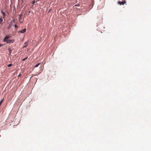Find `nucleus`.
<instances>
[{
	"mask_svg": "<svg viewBox=\"0 0 151 151\" xmlns=\"http://www.w3.org/2000/svg\"><path fill=\"white\" fill-rule=\"evenodd\" d=\"M126 3V2L125 1H119L118 2V4L120 5H124L125 3Z\"/></svg>",
	"mask_w": 151,
	"mask_h": 151,
	"instance_id": "obj_1",
	"label": "nucleus"
},
{
	"mask_svg": "<svg viewBox=\"0 0 151 151\" xmlns=\"http://www.w3.org/2000/svg\"><path fill=\"white\" fill-rule=\"evenodd\" d=\"M14 22V20H12V21H11V24H9V25L8 26V27H7V29H10L11 27V26H12V22Z\"/></svg>",
	"mask_w": 151,
	"mask_h": 151,
	"instance_id": "obj_2",
	"label": "nucleus"
},
{
	"mask_svg": "<svg viewBox=\"0 0 151 151\" xmlns=\"http://www.w3.org/2000/svg\"><path fill=\"white\" fill-rule=\"evenodd\" d=\"M9 36L7 35L6 36L4 39V41L6 42L7 40H6L8 39L9 38Z\"/></svg>",
	"mask_w": 151,
	"mask_h": 151,
	"instance_id": "obj_3",
	"label": "nucleus"
},
{
	"mask_svg": "<svg viewBox=\"0 0 151 151\" xmlns=\"http://www.w3.org/2000/svg\"><path fill=\"white\" fill-rule=\"evenodd\" d=\"M26 31V29L24 28L21 31H19V32H21V33H23L25 32Z\"/></svg>",
	"mask_w": 151,
	"mask_h": 151,
	"instance_id": "obj_4",
	"label": "nucleus"
},
{
	"mask_svg": "<svg viewBox=\"0 0 151 151\" xmlns=\"http://www.w3.org/2000/svg\"><path fill=\"white\" fill-rule=\"evenodd\" d=\"M28 45V42H25L23 46V47H26Z\"/></svg>",
	"mask_w": 151,
	"mask_h": 151,
	"instance_id": "obj_5",
	"label": "nucleus"
},
{
	"mask_svg": "<svg viewBox=\"0 0 151 151\" xmlns=\"http://www.w3.org/2000/svg\"><path fill=\"white\" fill-rule=\"evenodd\" d=\"M14 42V40H7L6 41V42L7 43H11V42Z\"/></svg>",
	"mask_w": 151,
	"mask_h": 151,
	"instance_id": "obj_6",
	"label": "nucleus"
},
{
	"mask_svg": "<svg viewBox=\"0 0 151 151\" xmlns=\"http://www.w3.org/2000/svg\"><path fill=\"white\" fill-rule=\"evenodd\" d=\"M1 13L3 14L4 17H5L6 15L5 13L3 11H1Z\"/></svg>",
	"mask_w": 151,
	"mask_h": 151,
	"instance_id": "obj_7",
	"label": "nucleus"
},
{
	"mask_svg": "<svg viewBox=\"0 0 151 151\" xmlns=\"http://www.w3.org/2000/svg\"><path fill=\"white\" fill-rule=\"evenodd\" d=\"M40 63H39L37 64H36L34 66V67H35V68L37 67L40 65Z\"/></svg>",
	"mask_w": 151,
	"mask_h": 151,
	"instance_id": "obj_8",
	"label": "nucleus"
},
{
	"mask_svg": "<svg viewBox=\"0 0 151 151\" xmlns=\"http://www.w3.org/2000/svg\"><path fill=\"white\" fill-rule=\"evenodd\" d=\"M3 21V19L1 17L0 18V24H1V22Z\"/></svg>",
	"mask_w": 151,
	"mask_h": 151,
	"instance_id": "obj_9",
	"label": "nucleus"
},
{
	"mask_svg": "<svg viewBox=\"0 0 151 151\" xmlns=\"http://www.w3.org/2000/svg\"><path fill=\"white\" fill-rule=\"evenodd\" d=\"M19 22H20V20L21 17V16H22V15H19Z\"/></svg>",
	"mask_w": 151,
	"mask_h": 151,
	"instance_id": "obj_10",
	"label": "nucleus"
},
{
	"mask_svg": "<svg viewBox=\"0 0 151 151\" xmlns=\"http://www.w3.org/2000/svg\"><path fill=\"white\" fill-rule=\"evenodd\" d=\"M8 50L9 51V53L10 54L11 52V49L10 48H9L8 49Z\"/></svg>",
	"mask_w": 151,
	"mask_h": 151,
	"instance_id": "obj_11",
	"label": "nucleus"
},
{
	"mask_svg": "<svg viewBox=\"0 0 151 151\" xmlns=\"http://www.w3.org/2000/svg\"><path fill=\"white\" fill-rule=\"evenodd\" d=\"M12 64H9V65H8V67H10L11 66H12Z\"/></svg>",
	"mask_w": 151,
	"mask_h": 151,
	"instance_id": "obj_12",
	"label": "nucleus"
},
{
	"mask_svg": "<svg viewBox=\"0 0 151 151\" xmlns=\"http://www.w3.org/2000/svg\"><path fill=\"white\" fill-rule=\"evenodd\" d=\"M27 58H28V57H27L26 58H24L22 60V61H24L25 60H26V59Z\"/></svg>",
	"mask_w": 151,
	"mask_h": 151,
	"instance_id": "obj_13",
	"label": "nucleus"
},
{
	"mask_svg": "<svg viewBox=\"0 0 151 151\" xmlns=\"http://www.w3.org/2000/svg\"><path fill=\"white\" fill-rule=\"evenodd\" d=\"M14 27L15 28H17V26L15 24L14 25Z\"/></svg>",
	"mask_w": 151,
	"mask_h": 151,
	"instance_id": "obj_14",
	"label": "nucleus"
},
{
	"mask_svg": "<svg viewBox=\"0 0 151 151\" xmlns=\"http://www.w3.org/2000/svg\"><path fill=\"white\" fill-rule=\"evenodd\" d=\"M35 3V1H33L32 2V4H34Z\"/></svg>",
	"mask_w": 151,
	"mask_h": 151,
	"instance_id": "obj_15",
	"label": "nucleus"
},
{
	"mask_svg": "<svg viewBox=\"0 0 151 151\" xmlns=\"http://www.w3.org/2000/svg\"><path fill=\"white\" fill-rule=\"evenodd\" d=\"M21 75H20V74H19V75L18 76V77H19Z\"/></svg>",
	"mask_w": 151,
	"mask_h": 151,
	"instance_id": "obj_16",
	"label": "nucleus"
},
{
	"mask_svg": "<svg viewBox=\"0 0 151 151\" xmlns=\"http://www.w3.org/2000/svg\"><path fill=\"white\" fill-rule=\"evenodd\" d=\"M1 46V44H0V47Z\"/></svg>",
	"mask_w": 151,
	"mask_h": 151,
	"instance_id": "obj_17",
	"label": "nucleus"
},
{
	"mask_svg": "<svg viewBox=\"0 0 151 151\" xmlns=\"http://www.w3.org/2000/svg\"><path fill=\"white\" fill-rule=\"evenodd\" d=\"M37 1H38V0H37Z\"/></svg>",
	"mask_w": 151,
	"mask_h": 151,
	"instance_id": "obj_18",
	"label": "nucleus"
}]
</instances>
